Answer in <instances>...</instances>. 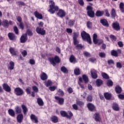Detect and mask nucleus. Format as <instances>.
Returning <instances> with one entry per match:
<instances>
[{
  "instance_id": "f257e3e1",
  "label": "nucleus",
  "mask_w": 124,
  "mask_h": 124,
  "mask_svg": "<svg viewBox=\"0 0 124 124\" xmlns=\"http://www.w3.org/2000/svg\"><path fill=\"white\" fill-rule=\"evenodd\" d=\"M49 7L50 9L48 10V11L51 14H54L55 11H58L59 10V7L55 6V2L52 0L49 1Z\"/></svg>"
},
{
  "instance_id": "f03ea898",
  "label": "nucleus",
  "mask_w": 124,
  "mask_h": 124,
  "mask_svg": "<svg viewBox=\"0 0 124 124\" xmlns=\"http://www.w3.org/2000/svg\"><path fill=\"white\" fill-rule=\"evenodd\" d=\"M81 37L83 40H87L89 44H92V40H91V36L88 34L86 31H83L81 33Z\"/></svg>"
},
{
  "instance_id": "7ed1b4c3",
  "label": "nucleus",
  "mask_w": 124,
  "mask_h": 124,
  "mask_svg": "<svg viewBox=\"0 0 124 124\" xmlns=\"http://www.w3.org/2000/svg\"><path fill=\"white\" fill-rule=\"evenodd\" d=\"M48 61H49L50 62L53 66H55L56 63H59V62H60V58H59V56H56L54 58H49Z\"/></svg>"
},
{
  "instance_id": "20e7f679",
  "label": "nucleus",
  "mask_w": 124,
  "mask_h": 124,
  "mask_svg": "<svg viewBox=\"0 0 124 124\" xmlns=\"http://www.w3.org/2000/svg\"><path fill=\"white\" fill-rule=\"evenodd\" d=\"M93 7L91 6H88L87 7V14L91 18L94 17V12L93 11Z\"/></svg>"
},
{
  "instance_id": "39448f33",
  "label": "nucleus",
  "mask_w": 124,
  "mask_h": 124,
  "mask_svg": "<svg viewBox=\"0 0 124 124\" xmlns=\"http://www.w3.org/2000/svg\"><path fill=\"white\" fill-rule=\"evenodd\" d=\"M60 113L62 117H66L67 119H69V120L71 119L72 116H73V114H72L71 111H68V113L70 115H67V113L63 110L61 111Z\"/></svg>"
},
{
  "instance_id": "423d86ee",
  "label": "nucleus",
  "mask_w": 124,
  "mask_h": 124,
  "mask_svg": "<svg viewBox=\"0 0 124 124\" xmlns=\"http://www.w3.org/2000/svg\"><path fill=\"white\" fill-rule=\"evenodd\" d=\"M93 41L94 44H98L99 45L103 43V40L97 39V35L96 34H93Z\"/></svg>"
},
{
  "instance_id": "0eeeda50",
  "label": "nucleus",
  "mask_w": 124,
  "mask_h": 124,
  "mask_svg": "<svg viewBox=\"0 0 124 124\" xmlns=\"http://www.w3.org/2000/svg\"><path fill=\"white\" fill-rule=\"evenodd\" d=\"M36 31L38 34H41V35H45V33H46V31H45L43 28L40 27H37L36 29Z\"/></svg>"
},
{
  "instance_id": "6e6552de",
  "label": "nucleus",
  "mask_w": 124,
  "mask_h": 124,
  "mask_svg": "<svg viewBox=\"0 0 124 124\" xmlns=\"http://www.w3.org/2000/svg\"><path fill=\"white\" fill-rule=\"evenodd\" d=\"M15 92L16 95H22L24 93V91L20 88H16L15 89Z\"/></svg>"
},
{
  "instance_id": "1a4fd4ad",
  "label": "nucleus",
  "mask_w": 124,
  "mask_h": 124,
  "mask_svg": "<svg viewBox=\"0 0 124 124\" xmlns=\"http://www.w3.org/2000/svg\"><path fill=\"white\" fill-rule=\"evenodd\" d=\"M91 74L92 78L93 79H96L97 78V71L96 70L93 69H91Z\"/></svg>"
},
{
  "instance_id": "9d476101",
  "label": "nucleus",
  "mask_w": 124,
  "mask_h": 124,
  "mask_svg": "<svg viewBox=\"0 0 124 124\" xmlns=\"http://www.w3.org/2000/svg\"><path fill=\"white\" fill-rule=\"evenodd\" d=\"M9 25H12V21H8L7 20H4L2 22V26L4 27V28H8V26Z\"/></svg>"
},
{
  "instance_id": "9b49d317",
  "label": "nucleus",
  "mask_w": 124,
  "mask_h": 124,
  "mask_svg": "<svg viewBox=\"0 0 124 124\" xmlns=\"http://www.w3.org/2000/svg\"><path fill=\"white\" fill-rule=\"evenodd\" d=\"M2 87L5 92H7L8 93L11 92V88L9 87L8 84L4 83L3 84Z\"/></svg>"
},
{
  "instance_id": "f8f14e48",
  "label": "nucleus",
  "mask_w": 124,
  "mask_h": 124,
  "mask_svg": "<svg viewBox=\"0 0 124 124\" xmlns=\"http://www.w3.org/2000/svg\"><path fill=\"white\" fill-rule=\"evenodd\" d=\"M55 98L56 99V100H58V103L60 104V105H62V104H63L64 102V99L63 98H60L58 96H55Z\"/></svg>"
},
{
  "instance_id": "ddd939ff",
  "label": "nucleus",
  "mask_w": 124,
  "mask_h": 124,
  "mask_svg": "<svg viewBox=\"0 0 124 124\" xmlns=\"http://www.w3.org/2000/svg\"><path fill=\"white\" fill-rule=\"evenodd\" d=\"M30 118L32 122H34L35 124H37L38 123V118L34 114H31Z\"/></svg>"
},
{
  "instance_id": "4468645a",
  "label": "nucleus",
  "mask_w": 124,
  "mask_h": 124,
  "mask_svg": "<svg viewBox=\"0 0 124 124\" xmlns=\"http://www.w3.org/2000/svg\"><path fill=\"white\" fill-rule=\"evenodd\" d=\"M28 40V37L27 34H23L20 38V42L21 43H25Z\"/></svg>"
},
{
  "instance_id": "2eb2a0df",
  "label": "nucleus",
  "mask_w": 124,
  "mask_h": 124,
  "mask_svg": "<svg viewBox=\"0 0 124 124\" xmlns=\"http://www.w3.org/2000/svg\"><path fill=\"white\" fill-rule=\"evenodd\" d=\"M23 119H24V116L22 114H19L17 116L16 120L19 124H21V123L23 122Z\"/></svg>"
},
{
  "instance_id": "dca6fc26",
  "label": "nucleus",
  "mask_w": 124,
  "mask_h": 124,
  "mask_svg": "<svg viewBox=\"0 0 124 124\" xmlns=\"http://www.w3.org/2000/svg\"><path fill=\"white\" fill-rule=\"evenodd\" d=\"M113 28L115 31H120L121 28L120 27V23L118 22L113 23Z\"/></svg>"
},
{
  "instance_id": "f3484780",
  "label": "nucleus",
  "mask_w": 124,
  "mask_h": 124,
  "mask_svg": "<svg viewBox=\"0 0 124 124\" xmlns=\"http://www.w3.org/2000/svg\"><path fill=\"white\" fill-rule=\"evenodd\" d=\"M57 15L62 18V17H64L65 16V12L62 10H60L59 12L57 13Z\"/></svg>"
},
{
  "instance_id": "a211bd4d",
  "label": "nucleus",
  "mask_w": 124,
  "mask_h": 124,
  "mask_svg": "<svg viewBox=\"0 0 124 124\" xmlns=\"http://www.w3.org/2000/svg\"><path fill=\"white\" fill-rule=\"evenodd\" d=\"M8 36L10 40H16V37H15V35L13 33H9Z\"/></svg>"
},
{
  "instance_id": "6ab92c4d",
  "label": "nucleus",
  "mask_w": 124,
  "mask_h": 124,
  "mask_svg": "<svg viewBox=\"0 0 124 124\" xmlns=\"http://www.w3.org/2000/svg\"><path fill=\"white\" fill-rule=\"evenodd\" d=\"M34 14L35 17L38 19H41L43 18L42 15H41V14H39L37 11L35 12Z\"/></svg>"
},
{
  "instance_id": "aec40b11",
  "label": "nucleus",
  "mask_w": 124,
  "mask_h": 124,
  "mask_svg": "<svg viewBox=\"0 0 124 124\" xmlns=\"http://www.w3.org/2000/svg\"><path fill=\"white\" fill-rule=\"evenodd\" d=\"M87 107L90 111H93L94 110V105L92 103L88 104Z\"/></svg>"
},
{
  "instance_id": "412c9836",
  "label": "nucleus",
  "mask_w": 124,
  "mask_h": 124,
  "mask_svg": "<svg viewBox=\"0 0 124 124\" xmlns=\"http://www.w3.org/2000/svg\"><path fill=\"white\" fill-rule=\"evenodd\" d=\"M69 61L70 62H72L73 63H76V62H77V60H76V59L73 55H71L70 56Z\"/></svg>"
},
{
  "instance_id": "4be33fe9",
  "label": "nucleus",
  "mask_w": 124,
  "mask_h": 124,
  "mask_svg": "<svg viewBox=\"0 0 124 124\" xmlns=\"http://www.w3.org/2000/svg\"><path fill=\"white\" fill-rule=\"evenodd\" d=\"M9 51L11 55L13 56H16L17 55V52H16L15 49L13 47H10L9 48Z\"/></svg>"
},
{
  "instance_id": "5701e85b",
  "label": "nucleus",
  "mask_w": 124,
  "mask_h": 124,
  "mask_svg": "<svg viewBox=\"0 0 124 124\" xmlns=\"http://www.w3.org/2000/svg\"><path fill=\"white\" fill-rule=\"evenodd\" d=\"M101 24H102L103 26H105V27H108L109 24H108V22H107V20L106 19H102L100 20Z\"/></svg>"
},
{
  "instance_id": "b1692460",
  "label": "nucleus",
  "mask_w": 124,
  "mask_h": 124,
  "mask_svg": "<svg viewBox=\"0 0 124 124\" xmlns=\"http://www.w3.org/2000/svg\"><path fill=\"white\" fill-rule=\"evenodd\" d=\"M21 108L23 110V112L24 115H27V112H28V108H27V107L26 106L22 105L21 106Z\"/></svg>"
},
{
  "instance_id": "393cba45",
  "label": "nucleus",
  "mask_w": 124,
  "mask_h": 124,
  "mask_svg": "<svg viewBox=\"0 0 124 124\" xmlns=\"http://www.w3.org/2000/svg\"><path fill=\"white\" fill-rule=\"evenodd\" d=\"M14 62L11 61L9 62V66H8V68L9 69H10V70H12L13 69H14Z\"/></svg>"
},
{
  "instance_id": "a878e982",
  "label": "nucleus",
  "mask_w": 124,
  "mask_h": 124,
  "mask_svg": "<svg viewBox=\"0 0 124 124\" xmlns=\"http://www.w3.org/2000/svg\"><path fill=\"white\" fill-rule=\"evenodd\" d=\"M93 118L95 119L96 122H100V117L99 116V114L97 113H95L94 115Z\"/></svg>"
},
{
  "instance_id": "bb28decb",
  "label": "nucleus",
  "mask_w": 124,
  "mask_h": 124,
  "mask_svg": "<svg viewBox=\"0 0 124 124\" xmlns=\"http://www.w3.org/2000/svg\"><path fill=\"white\" fill-rule=\"evenodd\" d=\"M37 102L39 106H43V105H44V102H43V100H42V99L40 98H38L37 99Z\"/></svg>"
},
{
  "instance_id": "cd10ccee",
  "label": "nucleus",
  "mask_w": 124,
  "mask_h": 124,
  "mask_svg": "<svg viewBox=\"0 0 124 124\" xmlns=\"http://www.w3.org/2000/svg\"><path fill=\"white\" fill-rule=\"evenodd\" d=\"M74 74H75V75H80V74H81L80 69L76 67V68L74 70Z\"/></svg>"
},
{
  "instance_id": "c85d7f7f",
  "label": "nucleus",
  "mask_w": 124,
  "mask_h": 124,
  "mask_svg": "<svg viewBox=\"0 0 124 124\" xmlns=\"http://www.w3.org/2000/svg\"><path fill=\"white\" fill-rule=\"evenodd\" d=\"M47 78H48V77L45 73H43L41 75V79H42V80H46Z\"/></svg>"
},
{
  "instance_id": "c756f323",
  "label": "nucleus",
  "mask_w": 124,
  "mask_h": 124,
  "mask_svg": "<svg viewBox=\"0 0 124 124\" xmlns=\"http://www.w3.org/2000/svg\"><path fill=\"white\" fill-rule=\"evenodd\" d=\"M104 96L106 98V99H110L111 97L112 96V95H111V94L108 93H104Z\"/></svg>"
},
{
  "instance_id": "7c9ffc66",
  "label": "nucleus",
  "mask_w": 124,
  "mask_h": 124,
  "mask_svg": "<svg viewBox=\"0 0 124 124\" xmlns=\"http://www.w3.org/2000/svg\"><path fill=\"white\" fill-rule=\"evenodd\" d=\"M8 113L10 116L12 117H14L15 116V112L13 109H10L8 110Z\"/></svg>"
},
{
  "instance_id": "2f4dec72",
  "label": "nucleus",
  "mask_w": 124,
  "mask_h": 124,
  "mask_svg": "<svg viewBox=\"0 0 124 124\" xmlns=\"http://www.w3.org/2000/svg\"><path fill=\"white\" fill-rule=\"evenodd\" d=\"M115 91L117 93H122V88L117 86L115 87Z\"/></svg>"
},
{
  "instance_id": "473e14b6",
  "label": "nucleus",
  "mask_w": 124,
  "mask_h": 124,
  "mask_svg": "<svg viewBox=\"0 0 124 124\" xmlns=\"http://www.w3.org/2000/svg\"><path fill=\"white\" fill-rule=\"evenodd\" d=\"M52 84L53 82H52L50 80H48V81L45 82V86H46V87L52 86Z\"/></svg>"
},
{
  "instance_id": "72a5a7b5",
  "label": "nucleus",
  "mask_w": 124,
  "mask_h": 124,
  "mask_svg": "<svg viewBox=\"0 0 124 124\" xmlns=\"http://www.w3.org/2000/svg\"><path fill=\"white\" fill-rule=\"evenodd\" d=\"M103 11H97L95 14L96 16L97 17H100L103 15Z\"/></svg>"
},
{
  "instance_id": "f704fd0d",
  "label": "nucleus",
  "mask_w": 124,
  "mask_h": 124,
  "mask_svg": "<svg viewBox=\"0 0 124 124\" xmlns=\"http://www.w3.org/2000/svg\"><path fill=\"white\" fill-rule=\"evenodd\" d=\"M82 79L84 80L85 83H88L89 82V78L86 75H83L82 76Z\"/></svg>"
},
{
  "instance_id": "c9c22d12",
  "label": "nucleus",
  "mask_w": 124,
  "mask_h": 124,
  "mask_svg": "<svg viewBox=\"0 0 124 124\" xmlns=\"http://www.w3.org/2000/svg\"><path fill=\"white\" fill-rule=\"evenodd\" d=\"M112 108L115 111H119V106H118V104L114 103L113 106H112Z\"/></svg>"
},
{
  "instance_id": "e433bc0d",
  "label": "nucleus",
  "mask_w": 124,
  "mask_h": 124,
  "mask_svg": "<svg viewBox=\"0 0 124 124\" xmlns=\"http://www.w3.org/2000/svg\"><path fill=\"white\" fill-rule=\"evenodd\" d=\"M16 112L17 114H20L22 112V109H21V108L17 106L16 108Z\"/></svg>"
},
{
  "instance_id": "4c0bfd02",
  "label": "nucleus",
  "mask_w": 124,
  "mask_h": 124,
  "mask_svg": "<svg viewBox=\"0 0 124 124\" xmlns=\"http://www.w3.org/2000/svg\"><path fill=\"white\" fill-rule=\"evenodd\" d=\"M102 80L101 79H97L96 81V85L97 86V87H99L100 86H101L102 85Z\"/></svg>"
},
{
  "instance_id": "58836bf2",
  "label": "nucleus",
  "mask_w": 124,
  "mask_h": 124,
  "mask_svg": "<svg viewBox=\"0 0 124 124\" xmlns=\"http://www.w3.org/2000/svg\"><path fill=\"white\" fill-rule=\"evenodd\" d=\"M111 15L112 18H115V17H116L117 15L116 14V10H115V9H112L111 12Z\"/></svg>"
},
{
  "instance_id": "ea45409f",
  "label": "nucleus",
  "mask_w": 124,
  "mask_h": 124,
  "mask_svg": "<svg viewBox=\"0 0 124 124\" xmlns=\"http://www.w3.org/2000/svg\"><path fill=\"white\" fill-rule=\"evenodd\" d=\"M51 121L54 123H58V117H57L56 116H52L51 117Z\"/></svg>"
},
{
  "instance_id": "a19ab883",
  "label": "nucleus",
  "mask_w": 124,
  "mask_h": 124,
  "mask_svg": "<svg viewBox=\"0 0 124 124\" xmlns=\"http://www.w3.org/2000/svg\"><path fill=\"white\" fill-rule=\"evenodd\" d=\"M74 23H75V21L70 20L68 21V25L69 27H73L74 25Z\"/></svg>"
},
{
  "instance_id": "79ce46f5",
  "label": "nucleus",
  "mask_w": 124,
  "mask_h": 124,
  "mask_svg": "<svg viewBox=\"0 0 124 124\" xmlns=\"http://www.w3.org/2000/svg\"><path fill=\"white\" fill-rule=\"evenodd\" d=\"M79 36V33L75 32L73 33V39H77V38Z\"/></svg>"
},
{
  "instance_id": "37998d69",
  "label": "nucleus",
  "mask_w": 124,
  "mask_h": 124,
  "mask_svg": "<svg viewBox=\"0 0 124 124\" xmlns=\"http://www.w3.org/2000/svg\"><path fill=\"white\" fill-rule=\"evenodd\" d=\"M102 76L104 78V79H109V76H108V75H107V74L105 73H102Z\"/></svg>"
},
{
  "instance_id": "c03bdc74",
  "label": "nucleus",
  "mask_w": 124,
  "mask_h": 124,
  "mask_svg": "<svg viewBox=\"0 0 124 124\" xmlns=\"http://www.w3.org/2000/svg\"><path fill=\"white\" fill-rule=\"evenodd\" d=\"M26 34H28V35H29V36H32L33 33H32V31H31V30L28 29L27 31Z\"/></svg>"
},
{
  "instance_id": "a18cd8bd",
  "label": "nucleus",
  "mask_w": 124,
  "mask_h": 124,
  "mask_svg": "<svg viewBox=\"0 0 124 124\" xmlns=\"http://www.w3.org/2000/svg\"><path fill=\"white\" fill-rule=\"evenodd\" d=\"M111 54V55L113 56L114 57H118V52L115 50H112Z\"/></svg>"
},
{
  "instance_id": "49530a36",
  "label": "nucleus",
  "mask_w": 124,
  "mask_h": 124,
  "mask_svg": "<svg viewBox=\"0 0 124 124\" xmlns=\"http://www.w3.org/2000/svg\"><path fill=\"white\" fill-rule=\"evenodd\" d=\"M61 71L62 72H64V73H67V72H68V70H67V69H66V68H65V67L64 66H62L61 68Z\"/></svg>"
},
{
  "instance_id": "de8ad7c7",
  "label": "nucleus",
  "mask_w": 124,
  "mask_h": 124,
  "mask_svg": "<svg viewBox=\"0 0 124 124\" xmlns=\"http://www.w3.org/2000/svg\"><path fill=\"white\" fill-rule=\"evenodd\" d=\"M107 85L108 87H112V86H113V81L111 80H109L107 82Z\"/></svg>"
},
{
  "instance_id": "09e8293b",
  "label": "nucleus",
  "mask_w": 124,
  "mask_h": 124,
  "mask_svg": "<svg viewBox=\"0 0 124 124\" xmlns=\"http://www.w3.org/2000/svg\"><path fill=\"white\" fill-rule=\"evenodd\" d=\"M120 10H121L122 12H123L124 13V3H121L120 4Z\"/></svg>"
},
{
  "instance_id": "8fccbe9b",
  "label": "nucleus",
  "mask_w": 124,
  "mask_h": 124,
  "mask_svg": "<svg viewBox=\"0 0 124 124\" xmlns=\"http://www.w3.org/2000/svg\"><path fill=\"white\" fill-rule=\"evenodd\" d=\"M99 56L100 57V58H105L106 54H105V53L104 52H100L99 54Z\"/></svg>"
},
{
  "instance_id": "3c124183",
  "label": "nucleus",
  "mask_w": 124,
  "mask_h": 124,
  "mask_svg": "<svg viewBox=\"0 0 124 124\" xmlns=\"http://www.w3.org/2000/svg\"><path fill=\"white\" fill-rule=\"evenodd\" d=\"M31 88L30 87H29L26 89V91L28 94H30L31 93Z\"/></svg>"
},
{
  "instance_id": "603ef678",
  "label": "nucleus",
  "mask_w": 124,
  "mask_h": 124,
  "mask_svg": "<svg viewBox=\"0 0 124 124\" xmlns=\"http://www.w3.org/2000/svg\"><path fill=\"white\" fill-rule=\"evenodd\" d=\"M14 30L16 34H18V33H19V30H18V28H17V27L16 26L14 27Z\"/></svg>"
},
{
  "instance_id": "864d4df0",
  "label": "nucleus",
  "mask_w": 124,
  "mask_h": 124,
  "mask_svg": "<svg viewBox=\"0 0 124 124\" xmlns=\"http://www.w3.org/2000/svg\"><path fill=\"white\" fill-rule=\"evenodd\" d=\"M77 104L79 106H83V105H84V103L80 101H77Z\"/></svg>"
},
{
  "instance_id": "5fc2aeb1",
  "label": "nucleus",
  "mask_w": 124,
  "mask_h": 124,
  "mask_svg": "<svg viewBox=\"0 0 124 124\" xmlns=\"http://www.w3.org/2000/svg\"><path fill=\"white\" fill-rule=\"evenodd\" d=\"M32 90L35 93H38V88L36 86H33Z\"/></svg>"
},
{
  "instance_id": "6e6d98bb",
  "label": "nucleus",
  "mask_w": 124,
  "mask_h": 124,
  "mask_svg": "<svg viewBox=\"0 0 124 124\" xmlns=\"http://www.w3.org/2000/svg\"><path fill=\"white\" fill-rule=\"evenodd\" d=\"M21 54L23 57H25V56H27V55H28V52H27L26 50H23V51L21 52Z\"/></svg>"
},
{
  "instance_id": "4d7b16f0",
  "label": "nucleus",
  "mask_w": 124,
  "mask_h": 124,
  "mask_svg": "<svg viewBox=\"0 0 124 124\" xmlns=\"http://www.w3.org/2000/svg\"><path fill=\"white\" fill-rule=\"evenodd\" d=\"M74 40V44L76 46L77 45L79 44V41L77 40V39H73Z\"/></svg>"
},
{
  "instance_id": "13d9d810",
  "label": "nucleus",
  "mask_w": 124,
  "mask_h": 124,
  "mask_svg": "<svg viewBox=\"0 0 124 124\" xmlns=\"http://www.w3.org/2000/svg\"><path fill=\"white\" fill-rule=\"evenodd\" d=\"M87 27L88 29H91L92 28V22L90 21H88L87 23Z\"/></svg>"
},
{
  "instance_id": "bf43d9fd",
  "label": "nucleus",
  "mask_w": 124,
  "mask_h": 124,
  "mask_svg": "<svg viewBox=\"0 0 124 124\" xmlns=\"http://www.w3.org/2000/svg\"><path fill=\"white\" fill-rule=\"evenodd\" d=\"M58 93L59 95H61V96H62V95H63V92L62 91V90L59 89V90H58Z\"/></svg>"
},
{
  "instance_id": "052dcab7",
  "label": "nucleus",
  "mask_w": 124,
  "mask_h": 124,
  "mask_svg": "<svg viewBox=\"0 0 124 124\" xmlns=\"http://www.w3.org/2000/svg\"><path fill=\"white\" fill-rule=\"evenodd\" d=\"M76 47L77 49H82L83 48V46L82 45L78 44L76 46Z\"/></svg>"
},
{
  "instance_id": "680f3d73",
  "label": "nucleus",
  "mask_w": 124,
  "mask_h": 124,
  "mask_svg": "<svg viewBox=\"0 0 124 124\" xmlns=\"http://www.w3.org/2000/svg\"><path fill=\"white\" fill-rule=\"evenodd\" d=\"M116 66L118 68H122V63L120 62H118L116 63Z\"/></svg>"
},
{
  "instance_id": "e2e57ef3",
  "label": "nucleus",
  "mask_w": 124,
  "mask_h": 124,
  "mask_svg": "<svg viewBox=\"0 0 124 124\" xmlns=\"http://www.w3.org/2000/svg\"><path fill=\"white\" fill-rule=\"evenodd\" d=\"M56 86H51L49 88V90L51 91V92H54L55 90H56Z\"/></svg>"
},
{
  "instance_id": "0e129e2a",
  "label": "nucleus",
  "mask_w": 124,
  "mask_h": 124,
  "mask_svg": "<svg viewBox=\"0 0 124 124\" xmlns=\"http://www.w3.org/2000/svg\"><path fill=\"white\" fill-rule=\"evenodd\" d=\"M78 2L80 5L83 6L84 5V1L83 0H78Z\"/></svg>"
},
{
  "instance_id": "69168bd1",
  "label": "nucleus",
  "mask_w": 124,
  "mask_h": 124,
  "mask_svg": "<svg viewBox=\"0 0 124 124\" xmlns=\"http://www.w3.org/2000/svg\"><path fill=\"white\" fill-rule=\"evenodd\" d=\"M66 31L68 33H72V29L70 28H67Z\"/></svg>"
},
{
  "instance_id": "338daca9",
  "label": "nucleus",
  "mask_w": 124,
  "mask_h": 124,
  "mask_svg": "<svg viewBox=\"0 0 124 124\" xmlns=\"http://www.w3.org/2000/svg\"><path fill=\"white\" fill-rule=\"evenodd\" d=\"M108 64H114V61H113L112 60H108Z\"/></svg>"
},
{
  "instance_id": "774afa93",
  "label": "nucleus",
  "mask_w": 124,
  "mask_h": 124,
  "mask_svg": "<svg viewBox=\"0 0 124 124\" xmlns=\"http://www.w3.org/2000/svg\"><path fill=\"white\" fill-rule=\"evenodd\" d=\"M118 97L120 98V99H124V95L120 94L118 95Z\"/></svg>"
}]
</instances>
